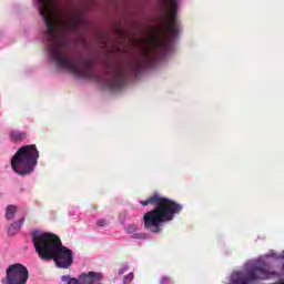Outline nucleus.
I'll use <instances>...</instances> for the list:
<instances>
[{"instance_id":"2eb2a0df","label":"nucleus","mask_w":284,"mask_h":284,"mask_svg":"<svg viewBox=\"0 0 284 284\" xmlns=\"http://www.w3.org/2000/svg\"><path fill=\"white\" fill-rule=\"evenodd\" d=\"M97 225H98L99 227H105V225H108V221H105V220H99V221L97 222Z\"/></svg>"},{"instance_id":"20e7f679","label":"nucleus","mask_w":284,"mask_h":284,"mask_svg":"<svg viewBox=\"0 0 284 284\" xmlns=\"http://www.w3.org/2000/svg\"><path fill=\"white\" fill-rule=\"evenodd\" d=\"M37 163H39V150L34 144L21 146L11 159V168L18 176L32 174Z\"/></svg>"},{"instance_id":"9b49d317","label":"nucleus","mask_w":284,"mask_h":284,"mask_svg":"<svg viewBox=\"0 0 284 284\" xmlns=\"http://www.w3.org/2000/svg\"><path fill=\"white\" fill-rule=\"evenodd\" d=\"M11 139H12V141H16V143H18V141H23L26 139V133L19 132V131H13L11 133Z\"/></svg>"},{"instance_id":"f8f14e48","label":"nucleus","mask_w":284,"mask_h":284,"mask_svg":"<svg viewBox=\"0 0 284 284\" xmlns=\"http://www.w3.org/2000/svg\"><path fill=\"white\" fill-rule=\"evenodd\" d=\"M136 230H139V226L136 224H129L124 231L126 234H134Z\"/></svg>"},{"instance_id":"39448f33","label":"nucleus","mask_w":284,"mask_h":284,"mask_svg":"<svg viewBox=\"0 0 284 284\" xmlns=\"http://www.w3.org/2000/svg\"><path fill=\"white\" fill-rule=\"evenodd\" d=\"M272 276H276V272L251 263L246 264L243 271L234 272L231 275V284H253L258 281H267Z\"/></svg>"},{"instance_id":"ddd939ff","label":"nucleus","mask_w":284,"mask_h":284,"mask_svg":"<svg viewBox=\"0 0 284 284\" xmlns=\"http://www.w3.org/2000/svg\"><path fill=\"white\" fill-rule=\"evenodd\" d=\"M131 281H134V273H129L128 275L124 276L123 283L124 284H130Z\"/></svg>"},{"instance_id":"7ed1b4c3","label":"nucleus","mask_w":284,"mask_h":284,"mask_svg":"<svg viewBox=\"0 0 284 284\" xmlns=\"http://www.w3.org/2000/svg\"><path fill=\"white\" fill-rule=\"evenodd\" d=\"M143 207L155 205V209L148 211L143 215L144 229L152 234H159L163 227V223L174 221L176 214L183 212V205L179 202L161 196L154 193L145 201H140Z\"/></svg>"},{"instance_id":"dca6fc26","label":"nucleus","mask_w":284,"mask_h":284,"mask_svg":"<svg viewBox=\"0 0 284 284\" xmlns=\"http://www.w3.org/2000/svg\"><path fill=\"white\" fill-rule=\"evenodd\" d=\"M61 278H62L63 283H70V281H72L70 275H63Z\"/></svg>"},{"instance_id":"6ab92c4d","label":"nucleus","mask_w":284,"mask_h":284,"mask_svg":"<svg viewBox=\"0 0 284 284\" xmlns=\"http://www.w3.org/2000/svg\"><path fill=\"white\" fill-rule=\"evenodd\" d=\"M123 272H125V270L122 268L119 271V274H123Z\"/></svg>"},{"instance_id":"423d86ee","label":"nucleus","mask_w":284,"mask_h":284,"mask_svg":"<svg viewBox=\"0 0 284 284\" xmlns=\"http://www.w3.org/2000/svg\"><path fill=\"white\" fill-rule=\"evenodd\" d=\"M28 278H30V272H28V267H26L21 263H16L9 265L7 268L6 278L2 280L3 284H26L28 283Z\"/></svg>"},{"instance_id":"f03ea898","label":"nucleus","mask_w":284,"mask_h":284,"mask_svg":"<svg viewBox=\"0 0 284 284\" xmlns=\"http://www.w3.org/2000/svg\"><path fill=\"white\" fill-rule=\"evenodd\" d=\"M31 241L41 261H54L60 270H68L74 263L72 250L63 246L61 239L54 233L33 231Z\"/></svg>"},{"instance_id":"4468645a","label":"nucleus","mask_w":284,"mask_h":284,"mask_svg":"<svg viewBox=\"0 0 284 284\" xmlns=\"http://www.w3.org/2000/svg\"><path fill=\"white\" fill-rule=\"evenodd\" d=\"M160 284H174L171 277L164 276L160 280Z\"/></svg>"},{"instance_id":"a211bd4d","label":"nucleus","mask_w":284,"mask_h":284,"mask_svg":"<svg viewBox=\"0 0 284 284\" xmlns=\"http://www.w3.org/2000/svg\"><path fill=\"white\" fill-rule=\"evenodd\" d=\"M68 284H79V278L73 277L72 280L69 281Z\"/></svg>"},{"instance_id":"1a4fd4ad","label":"nucleus","mask_w":284,"mask_h":284,"mask_svg":"<svg viewBox=\"0 0 284 284\" xmlns=\"http://www.w3.org/2000/svg\"><path fill=\"white\" fill-rule=\"evenodd\" d=\"M23 223H26V217H21L19 222H13L9 226V231H8L10 236H14V234H17L19 230H21V225H23Z\"/></svg>"},{"instance_id":"f257e3e1","label":"nucleus","mask_w":284,"mask_h":284,"mask_svg":"<svg viewBox=\"0 0 284 284\" xmlns=\"http://www.w3.org/2000/svg\"><path fill=\"white\" fill-rule=\"evenodd\" d=\"M53 0H38L39 12L43 18L44 26H47V41L49 43V57L58 68L67 70L79 77L80 79H94L100 83L105 82V78L94 72V61L92 59H80L78 61L70 58L68 52V42L63 40V34L67 32H74L79 30L81 20L78 17H71L63 21H60L54 16ZM166 13L164 16L165 24L162 28V34L160 37H152L149 39L140 40L144 43L141 47V59L134 60L130 64V72L136 74L143 62L152 59V52L168 53L172 50V41H174V0H164Z\"/></svg>"},{"instance_id":"6e6552de","label":"nucleus","mask_w":284,"mask_h":284,"mask_svg":"<svg viewBox=\"0 0 284 284\" xmlns=\"http://www.w3.org/2000/svg\"><path fill=\"white\" fill-rule=\"evenodd\" d=\"M103 274L94 271L82 273L78 277L79 284H103Z\"/></svg>"},{"instance_id":"9d476101","label":"nucleus","mask_w":284,"mask_h":284,"mask_svg":"<svg viewBox=\"0 0 284 284\" xmlns=\"http://www.w3.org/2000/svg\"><path fill=\"white\" fill-rule=\"evenodd\" d=\"M17 214V206L14 205H8L6 210V219L8 221H12L14 219V215Z\"/></svg>"},{"instance_id":"f3484780","label":"nucleus","mask_w":284,"mask_h":284,"mask_svg":"<svg viewBox=\"0 0 284 284\" xmlns=\"http://www.w3.org/2000/svg\"><path fill=\"white\" fill-rule=\"evenodd\" d=\"M134 239H145V234L138 233V234L134 235Z\"/></svg>"},{"instance_id":"0eeeda50","label":"nucleus","mask_w":284,"mask_h":284,"mask_svg":"<svg viewBox=\"0 0 284 284\" xmlns=\"http://www.w3.org/2000/svg\"><path fill=\"white\" fill-rule=\"evenodd\" d=\"M106 85L112 92H119L125 85V68L121 64H115L106 72Z\"/></svg>"}]
</instances>
